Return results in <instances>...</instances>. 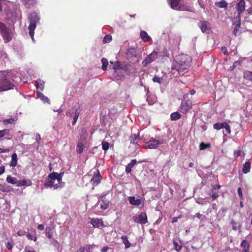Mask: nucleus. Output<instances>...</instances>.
Here are the masks:
<instances>
[{"label": "nucleus", "instance_id": "f257e3e1", "mask_svg": "<svg viewBox=\"0 0 252 252\" xmlns=\"http://www.w3.org/2000/svg\"><path fill=\"white\" fill-rule=\"evenodd\" d=\"M191 60V57L186 54H182L177 56L173 61L172 70H176L180 74H184L189 68Z\"/></svg>", "mask_w": 252, "mask_h": 252}, {"label": "nucleus", "instance_id": "f03ea898", "mask_svg": "<svg viewBox=\"0 0 252 252\" xmlns=\"http://www.w3.org/2000/svg\"><path fill=\"white\" fill-rule=\"evenodd\" d=\"M63 172L58 173L53 172L48 175L45 180L44 185L46 187L53 188L54 189L62 188L64 184L62 182Z\"/></svg>", "mask_w": 252, "mask_h": 252}, {"label": "nucleus", "instance_id": "7ed1b4c3", "mask_svg": "<svg viewBox=\"0 0 252 252\" xmlns=\"http://www.w3.org/2000/svg\"><path fill=\"white\" fill-rule=\"evenodd\" d=\"M10 74L6 72H0V92L13 89L14 84L10 80Z\"/></svg>", "mask_w": 252, "mask_h": 252}, {"label": "nucleus", "instance_id": "20e7f679", "mask_svg": "<svg viewBox=\"0 0 252 252\" xmlns=\"http://www.w3.org/2000/svg\"><path fill=\"white\" fill-rule=\"evenodd\" d=\"M165 140L160 136L150 138V140L145 143L144 148L145 149H157L160 147V145L164 143Z\"/></svg>", "mask_w": 252, "mask_h": 252}, {"label": "nucleus", "instance_id": "39448f33", "mask_svg": "<svg viewBox=\"0 0 252 252\" xmlns=\"http://www.w3.org/2000/svg\"><path fill=\"white\" fill-rule=\"evenodd\" d=\"M30 24L29 26V34L32 40L34 41V31L36 28V24L39 22V17L35 12L31 13L29 17Z\"/></svg>", "mask_w": 252, "mask_h": 252}, {"label": "nucleus", "instance_id": "423d86ee", "mask_svg": "<svg viewBox=\"0 0 252 252\" xmlns=\"http://www.w3.org/2000/svg\"><path fill=\"white\" fill-rule=\"evenodd\" d=\"M0 34L2 37L5 43L10 42L13 37L12 30L6 27V26L1 22H0Z\"/></svg>", "mask_w": 252, "mask_h": 252}, {"label": "nucleus", "instance_id": "0eeeda50", "mask_svg": "<svg viewBox=\"0 0 252 252\" xmlns=\"http://www.w3.org/2000/svg\"><path fill=\"white\" fill-rule=\"evenodd\" d=\"M128 200L131 205L137 207H139L140 205H142V208L144 204V199L140 197L139 196H138L137 198H136L135 196H129L128 197Z\"/></svg>", "mask_w": 252, "mask_h": 252}, {"label": "nucleus", "instance_id": "6e6552de", "mask_svg": "<svg viewBox=\"0 0 252 252\" xmlns=\"http://www.w3.org/2000/svg\"><path fill=\"white\" fill-rule=\"evenodd\" d=\"M158 57V53L156 51H153L149 54L142 62V64L143 66H146L148 64L154 62Z\"/></svg>", "mask_w": 252, "mask_h": 252}, {"label": "nucleus", "instance_id": "1a4fd4ad", "mask_svg": "<svg viewBox=\"0 0 252 252\" xmlns=\"http://www.w3.org/2000/svg\"><path fill=\"white\" fill-rule=\"evenodd\" d=\"M192 106V101L190 100H183L181 104L180 111L185 114L191 108Z\"/></svg>", "mask_w": 252, "mask_h": 252}, {"label": "nucleus", "instance_id": "9d476101", "mask_svg": "<svg viewBox=\"0 0 252 252\" xmlns=\"http://www.w3.org/2000/svg\"><path fill=\"white\" fill-rule=\"evenodd\" d=\"M168 1L171 7L173 9L180 11L187 10L184 6L181 5L180 0H168Z\"/></svg>", "mask_w": 252, "mask_h": 252}, {"label": "nucleus", "instance_id": "9b49d317", "mask_svg": "<svg viewBox=\"0 0 252 252\" xmlns=\"http://www.w3.org/2000/svg\"><path fill=\"white\" fill-rule=\"evenodd\" d=\"M133 220L137 223L145 224L147 222V216L146 213L142 212L140 215L133 217Z\"/></svg>", "mask_w": 252, "mask_h": 252}, {"label": "nucleus", "instance_id": "f8f14e48", "mask_svg": "<svg viewBox=\"0 0 252 252\" xmlns=\"http://www.w3.org/2000/svg\"><path fill=\"white\" fill-rule=\"evenodd\" d=\"M110 63L113 64L112 68L114 70V72L112 74V77L117 80L119 79L120 77H118V71L117 70L122 68L121 66V63L119 62H114L111 61L110 62Z\"/></svg>", "mask_w": 252, "mask_h": 252}, {"label": "nucleus", "instance_id": "ddd939ff", "mask_svg": "<svg viewBox=\"0 0 252 252\" xmlns=\"http://www.w3.org/2000/svg\"><path fill=\"white\" fill-rule=\"evenodd\" d=\"M236 8L238 12V17L240 19L241 14L245 9V2L244 0H240V1L237 3Z\"/></svg>", "mask_w": 252, "mask_h": 252}, {"label": "nucleus", "instance_id": "4468645a", "mask_svg": "<svg viewBox=\"0 0 252 252\" xmlns=\"http://www.w3.org/2000/svg\"><path fill=\"white\" fill-rule=\"evenodd\" d=\"M90 223L93 225L94 227L100 228L101 227L104 226V223L101 219L98 218L92 219Z\"/></svg>", "mask_w": 252, "mask_h": 252}, {"label": "nucleus", "instance_id": "2eb2a0df", "mask_svg": "<svg viewBox=\"0 0 252 252\" xmlns=\"http://www.w3.org/2000/svg\"><path fill=\"white\" fill-rule=\"evenodd\" d=\"M198 26L203 32H205L210 29V24L207 21H200L198 23Z\"/></svg>", "mask_w": 252, "mask_h": 252}, {"label": "nucleus", "instance_id": "dca6fc26", "mask_svg": "<svg viewBox=\"0 0 252 252\" xmlns=\"http://www.w3.org/2000/svg\"><path fill=\"white\" fill-rule=\"evenodd\" d=\"M240 246L242 248L241 252H250V245L246 240L241 242Z\"/></svg>", "mask_w": 252, "mask_h": 252}, {"label": "nucleus", "instance_id": "f3484780", "mask_svg": "<svg viewBox=\"0 0 252 252\" xmlns=\"http://www.w3.org/2000/svg\"><path fill=\"white\" fill-rule=\"evenodd\" d=\"M129 140L131 144L136 145L138 144V141L140 140L139 135L136 134H132L129 137Z\"/></svg>", "mask_w": 252, "mask_h": 252}, {"label": "nucleus", "instance_id": "a211bd4d", "mask_svg": "<svg viewBox=\"0 0 252 252\" xmlns=\"http://www.w3.org/2000/svg\"><path fill=\"white\" fill-rule=\"evenodd\" d=\"M100 175L98 171L94 174V177L91 179V182L96 185L100 182Z\"/></svg>", "mask_w": 252, "mask_h": 252}, {"label": "nucleus", "instance_id": "6ab92c4d", "mask_svg": "<svg viewBox=\"0 0 252 252\" xmlns=\"http://www.w3.org/2000/svg\"><path fill=\"white\" fill-rule=\"evenodd\" d=\"M26 8H30L36 4L35 0H21Z\"/></svg>", "mask_w": 252, "mask_h": 252}, {"label": "nucleus", "instance_id": "aec40b11", "mask_svg": "<svg viewBox=\"0 0 252 252\" xmlns=\"http://www.w3.org/2000/svg\"><path fill=\"white\" fill-rule=\"evenodd\" d=\"M36 94L38 98H39L42 101L44 102H47L48 104H50V100L49 98L45 96L42 93H41L39 91L37 90L36 92Z\"/></svg>", "mask_w": 252, "mask_h": 252}, {"label": "nucleus", "instance_id": "412c9836", "mask_svg": "<svg viewBox=\"0 0 252 252\" xmlns=\"http://www.w3.org/2000/svg\"><path fill=\"white\" fill-rule=\"evenodd\" d=\"M8 57L6 53L2 50H0V63L1 64L4 63L8 61Z\"/></svg>", "mask_w": 252, "mask_h": 252}, {"label": "nucleus", "instance_id": "4be33fe9", "mask_svg": "<svg viewBox=\"0 0 252 252\" xmlns=\"http://www.w3.org/2000/svg\"><path fill=\"white\" fill-rule=\"evenodd\" d=\"M32 184L31 180H21L19 181H17V183L16 186L17 187H22V186H29Z\"/></svg>", "mask_w": 252, "mask_h": 252}, {"label": "nucleus", "instance_id": "5701e85b", "mask_svg": "<svg viewBox=\"0 0 252 252\" xmlns=\"http://www.w3.org/2000/svg\"><path fill=\"white\" fill-rule=\"evenodd\" d=\"M236 22H237V23L236 24V26H235L234 29L233 31V33L235 36L240 34L241 33V30H240L241 21L240 20V19H239L238 21Z\"/></svg>", "mask_w": 252, "mask_h": 252}, {"label": "nucleus", "instance_id": "b1692460", "mask_svg": "<svg viewBox=\"0 0 252 252\" xmlns=\"http://www.w3.org/2000/svg\"><path fill=\"white\" fill-rule=\"evenodd\" d=\"M137 161L136 159H132L130 162H129L126 167V172L127 173H130L131 171V169L134 165L136 163Z\"/></svg>", "mask_w": 252, "mask_h": 252}, {"label": "nucleus", "instance_id": "393cba45", "mask_svg": "<svg viewBox=\"0 0 252 252\" xmlns=\"http://www.w3.org/2000/svg\"><path fill=\"white\" fill-rule=\"evenodd\" d=\"M140 36L142 39L145 42H148L151 40V38L145 31H142L140 32Z\"/></svg>", "mask_w": 252, "mask_h": 252}, {"label": "nucleus", "instance_id": "a878e982", "mask_svg": "<svg viewBox=\"0 0 252 252\" xmlns=\"http://www.w3.org/2000/svg\"><path fill=\"white\" fill-rule=\"evenodd\" d=\"M17 163V154L14 153L11 156V161L10 163V166L12 167H15L16 166Z\"/></svg>", "mask_w": 252, "mask_h": 252}, {"label": "nucleus", "instance_id": "bb28decb", "mask_svg": "<svg viewBox=\"0 0 252 252\" xmlns=\"http://www.w3.org/2000/svg\"><path fill=\"white\" fill-rule=\"evenodd\" d=\"M36 86L38 91H42L44 88V82L41 80H38L36 82Z\"/></svg>", "mask_w": 252, "mask_h": 252}, {"label": "nucleus", "instance_id": "cd10ccee", "mask_svg": "<svg viewBox=\"0 0 252 252\" xmlns=\"http://www.w3.org/2000/svg\"><path fill=\"white\" fill-rule=\"evenodd\" d=\"M110 202L106 199H103L100 203V208L102 210L107 209L109 206Z\"/></svg>", "mask_w": 252, "mask_h": 252}, {"label": "nucleus", "instance_id": "c85d7f7f", "mask_svg": "<svg viewBox=\"0 0 252 252\" xmlns=\"http://www.w3.org/2000/svg\"><path fill=\"white\" fill-rule=\"evenodd\" d=\"M251 163L249 162H246L243 165V172L245 174H247L250 171Z\"/></svg>", "mask_w": 252, "mask_h": 252}, {"label": "nucleus", "instance_id": "c756f323", "mask_svg": "<svg viewBox=\"0 0 252 252\" xmlns=\"http://www.w3.org/2000/svg\"><path fill=\"white\" fill-rule=\"evenodd\" d=\"M121 239L125 245L126 248H129L131 246V244L129 242L127 237L126 235H124L121 237Z\"/></svg>", "mask_w": 252, "mask_h": 252}, {"label": "nucleus", "instance_id": "7c9ffc66", "mask_svg": "<svg viewBox=\"0 0 252 252\" xmlns=\"http://www.w3.org/2000/svg\"><path fill=\"white\" fill-rule=\"evenodd\" d=\"M181 117V115L178 112H173L170 115L171 119L172 121H176Z\"/></svg>", "mask_w": 252, "mask_h": 252}, {"label": "nucleus", "instance_id": "2f4dec72", "mask_svg": "<svg viewBox=\"0 0 252 252\" xmlns=\"http://www.w3.org/2000/svg\"><path fill=\"white\" fill-rule=\"evenodd\" d=\"M92 249H93L92 245H87L80 248L77 252H90V250Z\"/></svg>", "mask_w": 252, "mask_h": 252}, {"label": "nucleus", "instance_id": "473e14b6", "mask_svg": "<svg viewBox=\"0 0 252 252\" xmlns=\"http://www.w3.org/2000/svg\"><path fill=\"white\" fill-rule=\"evenodd\" d=\"M17 180L15 177H12L10 176H8L6 178V181L11 184L12 185H17Z\"/></svg>", "mask_w": 252, "mask_h": 252}, {"label": "nucleus", "instance_id": "72a5a7b5", "mask_svg": "<svg viewBox=\"0 0 252 252\" xmlns=\"http://www.w3.org/2000/svg\"><path fill=\"white\" fill-rule=\"evenodd\" d=\"M17 117H14L13 118H11L9 119H5L3 121V123L4 125H7L9 124H14V122L17 121Z\"/></svg>", "mask_w": 252, "mask_h": 252}, {"label": "nucleus", "instance_id": "f704fd0d", "mask_svg": "<svg viewBox=\"0 0 252 252\" xmlns=\"http://www.w3.org/2000/svg\"><path fill=\"white\" fill-rule=\"evenodd\" d=\"M84 150V145L81 142L79 141L77 143L76 147V151L78 153L81 154Z\"/></svg>", "mask_w": 252, "mask_h": 252}, {"label": "nucleus", "instance_id": "c9c22d12", "mask_svg": "<svg viewBox=\"0 0 252 252\" xmlns=\"http://www.w3.org/2000/svg\"><path fill=\"white\" fill-rule=\"evenodd\" d=\"M244 78L248 80L252 81V72L246 71L244 72Z\"/></svg>", "mask_w": 252, "mask_h": 252}, {"label": "nucleus", "instance_id": "e433bc0d", "mask_svg": "<svg viewBox=\"0 0 252 252\" xmlns=\"http://www.w3.org/2000/svg\"><path fill=\"white\" fill-rule=\"evenodd\" d=\"M216 5L220 8H225L227 7V3L224 0H221L217 2Z\"/></svg>", "mask_w": 252, "mask_h": 252}, {"label": "nucleus", "instance_id": "4c0bfd02", "mask_svg": "<svg viewBox=\"0 0 252 252\" xmlns=\"http://www.w3.org/2000/svg\"><path fill=\"white\" fill-rule=\"evenodd\" d=\"M101 63H102V69L103 70H106L108 65V60L103 58L101 59Z\"/></svg>", "mask_w": 252, "mask_h": 252}, {"label": "nucleus", "instance_id": "58836bf2", "mask_svg": "<svg viewBox=\"0 0 252 252\" xmlns=\"http://www.w3.org/2000/svg\"><path fill=\"white\" fill-rule=\"evenodd\" d=\"M211 145L209 143H204L203 142H201L199 145V149L200 150H203L209 148L210 147Z\"/></svg>", "mask_w": 252, "mask_h": 252}, {"label": "nucleus", "instance_id": "ea45409f", "mask_svg": "<svg viewBox=\"0 0 252 252\" xmlns=\"http://www.w3.org/2000/svg\"><path fill=\"white\" fill-rule=\"evenodd\" d=\"M224 123H216L213 125V127L215 129L217 130H220L221 128H223V126L224 125Z\"/></svg>", "mask_w": 252, "mask_h": 252}, {"label": "nucleus", "instance_id": "a19ab883", "mask_svg": "<svg viewBox=\"0 0 252 252\" xmlns=\"http://www.w3.org/2000/svg\"><path fill=\"white\" fill-rule=\"evenodd\" d=\"M45 233L49 238H51L52 236V227H47L45 229Z\"/></svg>", "mask_w": 252, "mask_h": 252}, {"label": "nucleus", "instance_id": "79ce46f5", "mask_svg": "<svg viewBox=\"0 0 252 252\" xmlns=\"http://www.w3.org/2000/svg\"><path fill=\"white\" fill-rule=\"evenodd\" d=\"M109 147V143L106 141H102V149L104 151H107L108 150Z\"/></svg>", "mask_w": 252, "mask_h": 252}, {"label": "nucleus", "instance_id": "37998d69", "mask_svg": "<svg viewBox=\"0 0 252 252\" xmlns=\"http://www.w3.org/2000/svg\"><path fill=\"white\" fill-rule=\"evenodd\" d=\"M153 81L154 82H157L158 83V84H161L162 82L163 78L162 77L156 76L153 78Z\"/></svg>", "mask_w": 252, "mask_h": 252}, {"label": "nucleus", "instance_id": "c03bdc74", "mask_svg": "<svg viewBox=\"0 0 252 252\" xmlns=\"http://www.w3.org/2000/svg\"><path fill=\"white\" fill-rule=\"evenodd\" d=\"M27 237L29 240H32L34 241H36V237L35 235H32L30 233H28L27 234Z\"/></svg>", "mask_w": 252, "mask_h": 252}, {"label": "nucleus", "instance_id": "a18cd8bd", "mask_svg": "<svg viewBox=\"0 0 252 252\" xmlns=\"http://www.w3.org/2000/svg\"><path fill=\"white\" fill-rule=\"evenodd\" d=\"M224 125L223 126V128L225 129V131L228 134H230L231 132V130L229 126L225 123H224Z\"/></svg>", "mask_w": 252, "mask_h": 252}, {"label": "nucleus", "instance_id": "49530a36", "mask_svg": "<svg viewBox=\"0 0 252 252\" xmlns=\"http://www.w3.org/2000/svg\"><path fill=\"white\" fill-rule=\"evenodd\" d=\"M9 132V130L8 129H3L2 130H0V138H2L4 135L7 134Z\"/></svg>", "mask_w": 252, "mask_h": 252}, {"label": "nucleus", "instance_id": "de8ad7c7", "mask_svg": "<svg viewBox=\"0 0 252 252\" xmlns=\"http://www.w3.org/2000/svg\"><path fill=\"white\" fill-rule=\"evenodd\" d=\"M231 223L232 225L233 230H234L235 231L237 230V229L238 228V226L237 223L233 220H231Z\"/></svg>", "mask_w": 252, "mask_h": 252}, {"label": "nucleus", "instance_id": "09e8293b", "mask_svg": "<svg viewBox=\"0 0 252 252\" xmlns=\"http://www.w3.org/2000/svg\"><path fill=\"white\" fill-rule=\"evenodd\" d=\"M175 249L177 251L179 252L180 250H181L182 246L180 245H179L177 242H174L173 243Z\"/></svg>", "mask_w": 252, "mask_h": 252}, {"label": "nucleus", "instance_id": "8fccbe9b", "mask_svg": "<svg viewBox=\"0 0 252 252\" xmlns=\"http://www.w3.org/2000/svg\"><path fill=\"white\" fill-rule=\"evenodd\" d=\"M112 36L110 35H106L104 38V41L105 42H108L111 41Z\"/></svg>", "mask_w": 252, "mask_h": 252}, {"label": "nucleus", "instance_id": "3c124183", "mask_svg": "<svg viewBox=\"0 0 252 252\" xmlns=\"http://www.w3.org/2000/svg\"><path fill=\"white\" fill-rule=\"evenodd\" d=\"M195 217L201 220H203V219L205 218V217L204 216L199 213H196V215H195Z\"/></svg>", "mask_w": 252, "mask_h": 252}, {"label": "nucleus", "instance_id": "603ef678", "mask_svg": "<svg viewBox=\"0 0 252 252\" xmlns=\"http://www.w3.org/2000/svg\"><path fill=\"white\" fill-rule=\"evenodd\" d=\"M27 232L24 230H20L18 231L17 234L18 236H22L25 235Z\"/></svg>", "mask_w": 252, "mask_h": 252}, {"label": "nucleus", "instance_id": "864d4df0", "mask_svg": "<svg viewBox=\"0 0 252 252\" xmlns=\"http://www.w3.org/2000/svg\"><path fill=\"white\" fill-rule=\"evenodd\" d=\"M241 154V150H237L235 151L234 152V156L235 158H237L239 156H240Z\"/></svg>", "mask_w": 252, "mask_h": 252}, {"label": "nucleus", "instance_id": "5fc2aeb1", "mask_svg": "<svg viewBox=\"0 0 252 252\" xmlns=\"http://www.w3.org/2000/svg\"><path fill=\"white\" fill-rule=\"evenodd\" d=\"M238 194L240 197V198L242 199H243V193L241 188H239L238 189Z\"/></svg>", "mask_w": 252, "mask_h": 252}, {"label": "nucleus", "instance_id": "6e6d98bb", "mask_svg": "<svg viewBox=\"0 0 252 252\" xmlns=\"http://www.w3.org/2000/svg\"><path fill=\"white\" fill-rule=\"evenodd\" d=\"M0 190L2 191L3 192L7 191L6 188L4 185L0 184Z\"/></svg>", "mask_w": 252, "mask_h": 252}, {"label": "nucleus", "instance_id": "4d7b16f0", "mask_svg": "<svg viewBox=\"0 0 252 252\" xmlns=\"http://www.w3.org/2000/svg\"><path fill=\"white\" fill-rule=\"evenodd\" d=\"M35 139L37 143L39 144L41 139L40 135L39 133H36Z\"/></svg>", "mask_w": 252, "mask_h": 252}, {"label": "nucleus", "instance_id": "13d9d810", "mask_svg": "<svg viewBox=\"0 0 252 252\" xmlns=\"http://www.w3.org/2000/svg\"><path fill=\"white\" fill-rule=\"evenodd\" d=\"M6 247L8 250H11L13 247V245L9 242H8L6 244Z\"/></svg>", "mask_w": 252, "mask_h": 252}, {"label": "nucleus", "instance_id": "bf43d9fd", "mask_svg": "<svg viewBox=\"0 0 252 252\" xmlns=\"http://www.w3.org/2000/svg\"><path fill=\"white\" fill-rule=\"evenodd\" d=\"M221 50L225 55H228V52H227V49L225 47H222L221 48Z\"/></svg>", "mask_w": 252, "mask_h": 252}, {"label": "nucleus", "instance_id": "052dcab7", "mask_svg": "<svg viewBox=\"0 0 252 252\" xmlns=\"http://www.w3.org/2000/svg\"><path fill=\"white\" fill-rule=\"evenodd\" d=\"M13 80L14 82H16V83H18V82H20L21 81V78L19 77H15L14 78H13Z\"/></svg>", "mask_w": 252, "mask_h": 252}, {"label": "nucleus", "instance_id": "680f3d73", "mask_svg": "<svg viewBox=\"0 0 252 252\" xmlns=\"http://www.w3.org/2000/svg\"><path fill=\"white\" fill-rule=\"evenodd\" d=\"M5 171V168L4 166H0V175H2Z\"/></svg>", "mask_w": 252, "mask_h": 252}, {"label": "nucleus", "instance_id": "e2e57ef3", "mask_svg": "<svg viewBox=\"0 0 252 252\" xmlns=\"http://www.w3.org/2000/svg\"><path fill=\"white\" fill-rule=\"evenodd\" d=\"M218 194L216 193H214L211 195V196L212 197L213 200H215L216 199H217L218 197Z\"/></svg>", "mask_w": 252, "mask_h": 252}, {"label": "nucleus", "instance_id": "0e129e2a", "mask_svg": "<svg viewBox=\"0 0 252 252\" xmlns=\"http://www.w3.org/2000/svg\"><path fill=\"white\" fill-rule=\"evenodd\" d=\"M73 113V111L71 110H68L66 112V115L68 117H71Z\"/></svg>", "mask_w": 252, "mask_h": 252}, {"label": "nucleus", "instance_id": "69168bd1", "mask_svg": "<svg viewBox=\"0 0 252 252\" xmlns=\"http://www.w3.org/2000/svg\"><path fill=\"white\" fill-rule=\"evenodd\" d=\"M37 228L40 230H42L44 229V226L43 224H39L37 226Z\"/></svg>", "mask_w": 252, "mask_h": 252}, {"label": "nucleus", "instance_id": "338daca9", "mask_svg": "<svg viewBox=\"0 0 252 252\" xmlns=\"http://www.w3.org/2000/svg\"><path fill=\"white\" fill-rule=\"evenodd\" d=\"M180 217H174L173 219H172V223H174V222H177L178 221V220L179 218H180Z\"/></svg>", "mask_w": 252, "mask_h": 252}, {"label": "nucleus", "instance_id": "774afa93", "mask_svg": "<svg viewBox=\"0 0 252 252\" xmlns=\"http://www.w3.org/2000/svg\"><path fill=\"white\" fill-rule=\"evenodd\" d=\"M108 249V247H103L101 250V252H106Z\"/></svg>", "mask_w": 252, "mask_h": 252}]
</instances>
